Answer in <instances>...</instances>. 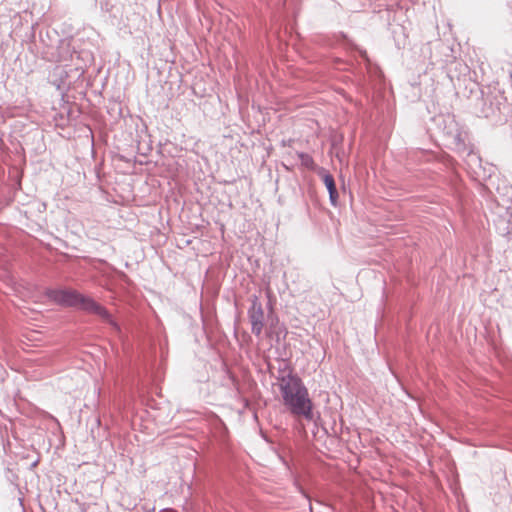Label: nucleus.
<instances>
[{"mask_svg":"<svg viewBox=\"0 0 512 512\" xmlns=\"http://www.w3.org/2000/svg\"><path fill=\"white\" fill-rule=\"evenodd\" d=\"M278 386L283 405L292 415L308 421L313 420V402L308 389L298 376L291 373L282 376L279 378Z\"/></svg>","mask_w":512,"mask_h":512,"instance_id":"nucleus-1","label":"nucleus"},{"mask_svg":"<svg viewBox=\"0 0 512 512\" xmlns=\"http://www.w3.org/2000/svg\"><path fill=\"white\" fill-rule=\"evenodd\" d=\"M51 296L58 304L78 307L86 312L95 314L118 329L109 312L103 306L95 302L93 299L85 297L76 290H57L54 291Z\"/></svg>","mask_w":512,"mask_h":512,"instance_id":"nucleus-2","label":"nucleus"},{"mask_svg":"<svg viewBox=\"0 0 512 512\" xmlns=\"http://www.w3.org/2000/svg\"><path fill=\"white\" fill-rule=\"evenodd\" d=\"M252 333L260 336L264 328V311L261 304L254 302L249 310Z\"/></svg>","mask_w":512,"mask_h":512,"instance_id":"nucleus-3","label":"nucleus"},{"mask_svg":"<svg viewBox=\"0 0 512 512\" xmlns=\"http://www.w3.org/2000/svg\"><path fill=\"white\" fill-rule=\"evenodd\" d=\"M322 180H323L327 190L329 191V196H330V200H331L332 204L336 205L337 199H338V192L336 189V184H335L333 176L331 174L325 172L322 174Z\"/></svg>","mask_w":512,"mask_h":512,"instance_id":"nucleus-4","label":"nucleus"},{"mask_svg":"<svg viewBox=\"0 0 512 512\" xmlns=\"http://www.w3.org/2000/svg\"><path fill=\"white\" fill-rule=\"evenodd\" d=\"M302 159V163L306 166H312L313 165V159L309 155L301 154L300 155Z\"/></svg>","mask_w":512,"mask_h":512,"instance_id":"nucleus-5","label":"nucleus"}]
</instances>
